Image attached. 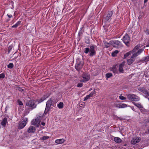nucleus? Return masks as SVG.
Masks as SVG:
<instances>
[{
  "mask_svg": "<svg viewBox=\"0 0 149 149\" xmlns=\"http://www.w3.org/2000/svg\"><path fill=\"white\" fill-rule=\"evenodd\" d=\"M116 131V129L114 130H113L112 129V132H113V131Z\"/></svg>",
  "mask_w": 149,
  "mask_h": 149,
  "instance_id": "59",
  "label": "nucleus"
},
{
  "mask_svg": "<svg viewBox=\"0 0 149 149\" xmlns=\"http://www.w3.org/2000/svg\"><path fill=\"white\" fill-rule=\"evenodd\" d=\"M47 110L45 109L44 113V115H46V114H47V112L49 111H47Z\"/></svg>",
  "mask_w": 149,
  "mask_h": 149,
  "instance_id": "49",
  "label": "nucleus"
},
{
  "mask_svg": "<svg viewBox=\"0 0 149 149\" xmlns=\"http://www.w3.org/2000/svg\"><path fill=\"white\" fill-rule=\"evenodd\" d=\"M17 101L18 104L19 105L22 106L23 105V104L22 102L21 101H20L19 100H18Z\"/></svg>",
  "mask_w": 149,
  "mask_h": 149,
  "instance_id": "44",
  "label": "nucleus"
},
{
  "mask_svg": "<svg viewBox=\"0 0 149 149\" xmlns=\"http://www.w3.org/2000/svg\"><path fill=\"white\" fill-rule=\"evenodd\" d=\"M140 111H141V112L142 113H143V114H146L148 112L147 110L144 109H140Z\"/></svg>",
  "mask_w": 149,
  "mask_h": 149,
  "instance_id": "30",
  "label": "nucleus"
},
{
  "mask_svg": "<svg viewBox=\"0 0 149 149\" xmlns=\"http://www.w3.org/2000/svg\"><path fill=\"white\" fill-rule=\"evenodd\" d=\"M111 70V68H110V70Z\"/></svg>",
  "mask_w": 149,
  "mask_h": 149,
  "instance_id": "64",
  "label": "nucleus"
},
{
  "mask_svg": "<svg viewBox=\"0 0 149 149\" xmlns=\"http://www.w3.org/2000/svg\"><path fill=\"white\" fill-rule=\"evenodd\" d=\"M26 125V123H25V122H21L19 123V125L18 126V128L19 129L21 130Z\"/></svg>",
  "mask_w": 149,
  "mask_h": 149,
  "instance_id": "15",
  "label": "nucleus"
},
{
  "mask_svg": "<svg viewBox=\"0 0 149 149\" xmlns=\"http://www.w3.org/2000/svg\"><path fill=\"white\" fill-rule=\"evenodd\" d=\"M112 118L114 120H118V119H119L120 120H122V118H121L118 117L114 115H112Z\"/></svg>",
  "mask_w": 149,
  "mask_h": 149,
  "instance_id": "26",
  "label": "nucleus"
},
{
  "mask_svg": "<svg viewBox=\"0 0 149 149\" xmlns=\"http://www.w3.org/2000/svg\"><path fill=\"white\" fill-rule=\"evenodd\" d=\"M64 141V139H56V140L55 142V143L57 144H61L63 143Z\"/></svg>",
  "mask_w": 149,
  "mask_h": 149,
  "instance_id": "17",
  "label": "nucleus"
},
{
  "mask_svg": "<svg viewBox=\"0 0 149 149\" xmlns=\"http://www.w3.org/2000/svg\"><path fill=\"white\" fill-rule=\"evenodd\" d=\"M84 64V62L83 61H80L78 60L76 63L75 68L79 72L80 70L82 68Z\"/></svg>",
  "mask_w": 149,
  "mask_h": 149,
  "instance_id": "3",
  "label": "nucleus"
},
{
  "mask_svg": "<svg viewBox=\"0 0 149 149\" xmlns=\"http://www.w3.org/2000/svg\"><path fill=\"white\" fill-rule=\"evenodd\" d=\"M119 51L118 50H116L112 52V57H115L116 56L117 54L118 53Z\"/></svg>",
  "mask_w": 149,
  "mask_h": 149,
  "instance_id": "27",
  "label": "nucleus"
},
{
  "mask_svg": "<svg viewBox=\"0 0 149 149\" xmlns=\"http://www.w3.org/2000/svg\"><path fill=\"white\" fill-rule=\"evenodd\" d=\"M82 34V33H80V32H79L78 33V35L79 36H81V34Z\"/></svg>",
  "mask_w": 149,
  "mask_h": 149,
  "instance_id": "58",
  "label": "nucleus"
},
{
  "mask_svg": "<svg viewBox=\"0 0 149 149\" xmlns=\"http://www.w3.org/2000/svg\"><path fill=\"white\" fill-rule=\"evenodd\" d=\"M94 49L95 46L94 45L90 46L89 53V55L90 56L92 57L95 55L96 52L95 50Z\"/></svg>",
  "mask_w": 149,
  "mask_h": 149,
  "instance_id": "6",
  "label": "nucleus"
},
{
  "mask_svg": "<svg viewBox=\"0 0 149 149\" xmlns=\"http://www.w3.org/2000/svg\"><path fill=\"white\" fill-rule=\"evenodd\" d=\"M120 104H116L114 105V106L116 107L120 108Z\"/></svg>",
  "mask_w": 149,
  "mask_h": 149,
  "instance_id": "47",
  "label": "nucleus"
},
{
  "mask_svg": "<svg viewBox=\"0 0 149 149\" xmlns=\"http://www.w3.org/2000/svg\"><path fill=\"white\" fill-rule=\"evenodd\" d=\"M54 103H52L51 104H50V107H51V106H54Z\"/></svg>",
  "mask_w": 149,
  "mask_h": 149,
  "instance_id": "56",
  "label": "nucleus"
},
{
  "mask_svg": "<svg viewBox=\"0 0 149 149\" xmlns=\"http://www.w3.org/2000/svg\"><path fill=\"white\" fill-rule=\"evenodd\" d=\"M146 32V33L148 34L149 35V29H147Z\"/></svg>",
  "mask_w": 149,
  "mask_h": 149,
  "instance_id": "53",
  "label": "nucleus"
},
{
  "mask_svg": "<svg viewBox=\"0 0 149 149\" xmlns=\"http://www.w3.org/2000/svg\"><path fill=\"white\" fill-rule=\"evenodd\" d=\"M95 93L96 92L95 91V89H94V90L93 91L91 92L89 95L91 97H93V95L95 94Z\"/></svg>",
  "mask_w": 149,
  "mask_h": 149,
  "instance_id": "36",
  "label": "nucleus"
},
{
  "mask_svg": "<svg viewBox=\"0 0 149 149\" xmlns=\"http://www.w3.org/2000/svg\"><path fill=\"white\" fill-rule=\"evenodd\" d=\"M41 125H43V126H44L45 125V123L44 122H42L41 123Z\"/></svg>",
  "mask_w": 149,
  "mask_h": 149,
  "instance_id": "52",
  "label": "nucleus"
},
{
  "mask_svg": "<svg viewBox=\"0 0 149 149\" xmlns=\"http://www.w3.org/2000/svg\"><path fill=\"white\" fill-rule=\"evenodd\" d=\"M144 49H140L137 51V52L132 54L130 58L127 61V64L128 65L131 64L135 61V58L143 52Z\"/></svg>",
  "mask_w": 149,
  "mask_h": 149,
  "instance_id": "1",
  "label": "nucleus"
},
{
  "mask_svg": "<svg viewBox=\"0 0 149 149\" xmlns=\"http://www.w3.org/2000/svg\"><path fill=\"white\" fill-rule=\"evenodd\" d=\"M21 22L20 21H18L15 24L12 26V28H16L21 24Z\"/></svg>",
  "mask_w": 149,
  "mask_h": 149,
  "instance_id": "22",
  "label": "nucleus"
},
{
  "mask_svg": "<svg viewBox=\"0 0 149 149\" xmlns=\"http://www.w3.org/2000/svg\"><path fill=\"white\" fill-rule=\"evenodd\" d=\"M120 108H124L127 107V105L123 104H120Z\"/></svg>",
  "mask_w": 149,
  "mask_h": 149,
  "instance_id": "39",
  "label": "nucleus"
},
{
  "mask_svg": "<svg viewBox=\"0 0 149 149\" xmlns=\"http://www.w3.org/2000/svg\"><path fill=\"white\" fill-rule=\"evenodd\" d=\"M148 0H144V3H146L148 1Z\"/></svg>",
  "mask_w": 149,
  "mask_h": 149,
  "instance_id": "55",
  "label": "nucleus"
},
{
  "mask_svg": "<svg viewBox=\"0 0 149 149\" xmlns=\"http://www.w3.org/2000/svg\"><path fill=\"white\" fill-rule=\"evenodd\" d=\"M53 102L52 99L50 98L49 99V100L46 103L47 104H51Z\"/></svg>",
  "mask_w": 149,
  "mask_h": 149,
  "instance_id": "35",
  "label": "nucleus"
},
{
  "mask_svg": "<svg viewBox=\"0 0 149 149\" xmlns=\"http://www.w3.org/2000/svg\"><path fill=\"white\" fill-rule=\"evenodd\" d=\"M114 140L115 142L117 143H120L122 141L120 138L117 137H114Z\"/></svg>",
  "mask_w": 149,
  "mask_h": 149,
  "instance_id": "23",
  "label": "nucleus"
},
{
  "mask_svg": "<svg viewBox=\"0 0 149 149\" xmlns=\"http://www.w3.org/2000/svg\"><path fill=\"white\" fill-rule=\"evenodd\" d=\"M85 42L86 43L88 44H89L90 43V42L88 40L86 41Z\"/></svg>",
  "mask_w": 149,
  "mask_h": 149,
  "instance_id": "51",
  "label": "nucleus"
},
{
  "mask_svg": "<svg viewBox=\"0 0 149 149\" xmlns=\"http://www.w3.org/2000/svg\"><path fill=\"white\" fill-rule=\"evenodd\" d=\"M138 90L144 94L147 95L149 96V89L147 90L144 87H140L138 88Z\"/></svg>",
  "mask_w": 149,
  "mask_h": 149,
  "instance_id": "7",
  "label": "nucleus"
},
{
  "mask_svg": "<svg viewBox=\"0 0 149 149\" xmlns=\"http://www.w3.org/2000/svg\"><path fill=\"white\" fill-rule=\"evenodd\" d=\"M84 52L87 54L89 52L90 50V49L88 48H86L84 49Z\"/></svg>",
  "mask_w": 149,
  "mask_h": 149,
  "instance_id": "34",
  "label": "nucleus"
},
{
  "mask_svg": "<svg viewBox=\"0 0 149 149\" xmlns=\"http://www.w3.org/2000/svg\"><path fill=\"white\" fill-rule=\"evenodd\" d=\"M140 100V98L138 96L133 94V98L132 101H138Z\"/></svg>",
  "mask_w": 149,
  "mask_h": 149,
  "instance_id": "19",
  "label": "nucleus"
},
{
  "mask_svg": "<svg viewBox=\"0 0 149 149\" xmlns=\"http://www.w3.org/2000/svg\"><path fill=\"white\" fill-rule=\"evenodd\" d=\"M7 118L6 117L4 118L1 122V125L3 127H5L7 121Z\"/></svg>",
  "mask_w": 149,
  "mask_h": 149,
  "instance_id": "14",
  "label": "nucleus"
},
{
  "mask_svg": "<svg viewBox=\"0 0 149 149\" xmlns=\"http://www.w3.org/2000/svg\"><path fill=\"white\" fill-rule=\"evenodd\" d=\"M50 95V93H47L44 95L40 98H38L36 100V102H37L38 104H39L40 103L43 102L44 100H45L46 98H48Z\"/></svg>",
  "mask_w": 149,
  "mask_h": 149,
  "instance_id": "4",
  "label": "nucleus"
},
{
  "mask_svg": "<svg viewBox=\"0 0 149 149\" xmlns=\"http://www.w3.org/2000/svg\"><path fill=\"white\" fill-rule=\"evenodd\" d=\"M13 48V46L12 45H11L9 46L8 48V54H9L10 51Z\"/></svg>",
  "mask_w": 149,
  "mask_h": 149,
  "instance_id": "31",
  "label": "nucleus"
},
{
  "mask_svg": "<svg viewBox=\"0 0 149 149\" xmlns=\"http://www.w3.org/2000/svg\"><path fill=\"white\" fill-rule=\"evenodd\" d=\"M149 60V57L148 56H147L145 57H144L142 60H141V61H147Z\"/></svg>",
  "mask_w": 149,
  "mask_h": 149,
  "instance_id": "32",
  "label": "nucleus"
},
{
  "mask_svg": "<svg viewBox=\"0 0 149 149\" xmlns=\"http://www.w3.org/2000/svg\"><path fill=\"white\" fill-rule=\"evenodd\" d=\"M148 96H149L148 95H146L144 96V97L145 98H148H148L149 97H148Z\"/></svg>",
  "mask_w": 149,
  "mask_h": 149,
  "instance_id": "54",
  "label": "nucleus"
},
{
  "mask_svg": "<svg viewBox=\"0 0 149 149\" xmlns=\"http://www.w3.org/2000/svg\"><path fill=\"white\" fill-rule=\"evenodd\" d=\"M124 65V63L123 62L120 64L119 67V71L120 73H123L124 70H123V67Z\"/></svg>",
  "mask_w": 149,
  "mask_h": 149,
  "instance_id": "12",
  "label": "nucleus"
},
{
  "mask_svg": "<svg viewBox=\"0 0 149 149\" xmlns=\"http://www.w3.org/2000/svg\"><path fill=\"white\" fill-rule=\"evenodd\" d=\"M22 120H23V121H22V122H25V123H26V124L28 122L27 118L23 117Z\"/></svg>",
  "mask_w": 149,
  "mask_h": 149,
  "instance_id": "40",
  "label": "nucleus"
},
{
  "mask_svg": "<svg viewBox=\"0 0 149 149\" xmlns=\"http://www.w3.org/2000/svg\"><path fill=\"white\" fill-rule=\"evenodd\" d=\"M112 16V12L111 11L110 13H108L107 15L105 18L106 20H108L110 19Z\"/></svg>",
  "mask_w": 149,
  "mask_h": 149,
  "instance_id": "24",
  "label": "nucleus"
},
{
  "mask_svg": "<svg viewBox=\"0 0 149 149\" xmlns=\"http://www.w3.org/2000/svg\"><path fill=\"white\" fill-rule=\"evenodd\" d=\"M148 46H149V43H148V45H146V47H148Z\"/></svg>",
  "mask_w": 149,
  "mask_h": 149,
  "instance_id": "60",
  "label": "nucleus"
},
{
  "mask_svg": "<svg viewBox=\"0 0 149 149\" xmlns=\"http://www.w3.org/2000/svg\"><path fill=\"white\" fill-rule=\"evenodd\" d=\"M14 16H15V13H14Z\"/></svg>",
  "mask_w": 149,
  "mask_h": 149,
  "instance_id": "63",
  "label": "nucleus"
},
{
  "mask_svg": "<svg viewBox=\"0 0 149 149\" xmlns=\"http://www.w3.org/2000/svg\"><path fill=\"white\" fill-rule=\"evenodd\" d=\"M127 98L129 100H132V98H133V94H129L126 95Z\"/></svg>",
  "mask_w": 149,
  "mask_h": 149,
  "instance_id": "21",
  "label": "nucleus"
},
{
  "mask_svg": "<svg viewBox=\"0 0 149 149\" xmlns=\"http://www.w3.org/2000/svg\"><path fill=\"white\" fill-rule=\"evenodd\" d=\"M81 77L83 79L81 80L80 81L83 82H86L90 79V76L88 75V74L84 72Z\"/></svg>",
  "mask_w": 149,
  "mask_h": 149,
  "instance_id": "5",
  "label": "nucleus"
},
{
  "mask_svg": "<svg viewBox=\"0 0 149 149\" xmlns=\"http://www.w3.org/2000/svg\"><path fill=\"white\" fill-rule=\"evenodd\" d=\"M132 53L133 54V53L132 52V50L130 51L129 52L126 53L124 54L123 58H126L128 56L130 55Z\"/></svg>",
  "mask_w": 149,
  "mask_h": 149,
  "instance_id": "20",
  "label": "nucleus"
},
{
  "mask_svg": "<svg viewBox=\"0 0 149 149\" xmlns=\"http://www.w3.org/2000/svg\"><path fill=\"white\" fill-rule=\"evenodd\" d=\"M115 128V127H112V128Z\"/></svg>",
  "mask_w": 149,
  "mask_h": 149,
  "instance_id": "62",
  "label": "nucleus"
},
{
  "mask_svg": "<svg viewBox=\"0 0 149 149\" xmlns=\"http://www.w3.org/2000/svg\"><path fill=\"white\" fill-rule=\"evenodd\" d=\"M64 104L63 102H60L57 104V106L58 108L60 109H62L63 107Z\"/></svg>",
  "mask_w": 149,
  "mask_h": 149,
  "instance_id": "25",
  "label": "nucleus"
},
{
  "mask_svg": "<svg viewBox=\"0 0 149 149\" xmlns=\"http://www.w3.org/2000/svg\"><path fill=\"white\" fill-rule=\"evenodd\" d=\"M119 98L120 100H125L126 99V98L125 97L122 95H120L119 96Z\"/></svg>",
  "mask_w": 149,
  "mask_h": 149,
  "instance_id": "41",
  "label": "nucleus"
},
{
  "mask_svg": "<svg viewBox=\"0 0 149 149\" xmlns=\"http://www.w3.org/2000/svg\"><path fill=\"white\" fill-rule=\"evenodd\" d=\"M40 118H41V116H38L37 118L36 119H38V120H39V121H40Z\"/></svg>",
  "mask_w": 149,
  "mask_h": 149,
  "instance_id": "48",
  "label": "nucleus"
},
{
  "mask_svg": "<svg viewBox=\"0 0 149 149\" xmlns=\"http://www.w3.org/2000/svg\"><path fill=\"white\" fill-rule=\"evenodd\" d=\"M120 42L117 41H113L112 43V46L114 47H118L120 45Z\"/></svg>",
  "mask_w": 149,
  "mask_h": 149,
  "instance_id": "11",
  "label": "nucleus"
},
{
  "mask_svg": "<svg viewBox=\"0 0 149 149\" xmlns=\"http://www.w3.org/2000/svg\"><path fill=\"white\" fill-rule=\"evenodd\" d=\"M17 90L21 92H23L24 91V89H22L21 87H17Z\"/></svg>",
  "mask_w": 149,
  "mask_h": 149,
  "instance_id": "38",
  "label": "nucleus"
},
{
  "mask_svg": "<svg viewBox=\"0 0 149 149\" xmlns=\"http://www.w3.org/2000/svg\"><path fill=\"white\" fill-rule=\"evenodd\" d=\"M112 76V73H108L106 74V77L107 78H108Z\"/></svg>",
  "mask_w": 149,
  "mask_h": 149,
  "instance_id": "37",
  "label": "nucleus"
},
{
  "mask_svg": "<svg viewBox=\"0 0 149 149\" xmlns=\"http://www.w3.org/2000/svg\"><path fill=\"white\" fill-rule=\"evenodd\" d=\"M5 77V74L4 73H2L0 74V79L1 78H4Z\"/></svg>",
  "mask_w": 149,
  "mask_h": 149,
  "instance_id": "43",
  "label": "nucleus"
},
{
  "mask_svg": "<svg viewBox=\"0 0 149 149\" xmlns=\"http://www.w3.org/2000/svg\"><path fill=\"white\" fill-rule=\"evenodd\" d=\"M83 85V84L82 83H78L77 85V86L78 87H81Z\"/></svg>",
  "mask_w": 149,
  "mask_h": 149,
  "instance_id": "46",
  "label": "nucleus"
},
{
  "mask_svg": "<svg viewBox=\"0 0 149 149\" xmlns=\"http://www.w3.org/2000/svg\"><path fill=\"white\" fill-rule=\"evenodd\" d=\"M92 90V88H91L89 90V91H91V90Z\"/></svg>",
  "mask_w": 149,
  "mask_h": 149,
  "instance_id": "61",
  "label": "nucleus"
},
{
  "mask_svg": "<svg viewBox=\"0 0 149 149\" xmlns=\"http://www.w3.org/2000/svg\"><path fill=\"white\" fill-rule=\"evenodd\" d=\"M36 131L35 128L33 126L29 127L27 129V132L29 133H34Z\"/></svg>",
  "mask_w": 149,
  "mask_h": 149,
  "instance_id": "10",
  "label": "nucleus"
},
{
  "mask_svg": "<svg viewBox=\"0 0 149 149\" xmlns=\"http://www.w3.org/2000/svg\"><path fill=\"white\" fill-rule=\"evenodd\" d=\"M40 122L38 119L33 120L31 122V124L32 125H34L36 127H38L39 126Z\"/></svg>",
  "mask_w": 149,
  "mask_h": 149,
  "instance_id": "8",
  "label": "nucleus"
},
{
  "mask_svg": "<svg viewBox=\"0 0 149 149\" xmlns=\"http://www.w3.org/2000/svg\"><path fill=\"white\" fill-rule=\"evenodd\" d=\"M26 106L30 107L29 109L32 110L36 108L37 104H36V100H27L26 102Z\"/></svg>",
  "mask_w": 149,
  "mask_h": 149,
  "instance_id": "2",
  "label": "nucleus"
},
{
  "mask_svg": "<svg viewBox=\"0 0 149 149\" xmlns=\"http://www.w3.org/2000/svg\"><path fill=\"white\" fill-rule=\"evenodd\" d=\"M140 47V45L138 44L134 48V49L132 50V51L133 53H135L137 52H136V51Z\"/></svg>",
  "mask_w": 149,
  "mask_h": 149,
  "instance_id": "16",
  "label": "nucleus"
},
{
  "mask_svg": "<svg viewBox=\"0 0 149 149\" xmlns=\"http://www.w3.org/2000/svg\"><path fill=\"white\" fill-rule=\"evenodd\" d=\"M49 138V137L48 136H44L43 137L40 138V139L43 141L45 140L48 139Z\"/></svg>",
  "mask_w": 149,
  "mask_h": 149,
  "instance_id": "28",
  "label": "nucleus"
},
{
  "mask_svg": "<svg viewBox=\"0 0 149 149\" xmlns=\"http://www.w3.org/2000/svg\"><path fill=\"white\" fill-rule=\"evenodd\" d=\"M128 36V35H127V34H125V36H124L123 37L124 38H125V37H127V36Z\"/></svg>",
  "mask_w": 149,
  "mask_h": 149,
  "instance_id": "57",
  "label": "nucleus"
},
{
  "mask_svg": "<svg viewBox=\"0 0 149 149\" xmlns=\"http://www.w3.org/2000/svg\"><path fill=\"white\" fill-rule=\"evenodd\" d=\"M50 107H51L50 105L46 103L45 109L47 110V111H49Z\"/></svg>",
  "mask_w": 149,
  "mask_h": 149,
  "instance_id": "29",
  "label": "nucleus"
},
{
  "mask_svg": "<svg viewBox=\"0 0 149 149\" xmlns=\"http://www.w3.org/2000/svg\"><path fill=\"white\" fill-rule=\"evenodd\" d=\"M14 66L13 64L12 63L9 64L7 66L8 68L9 69H12Z\"/></svg>",
  "mask_w": 149,
  "mask_h": 149,
  "instance_id": "33",
  "label": "nucleus"
},
{
  "mask_svg": "<svg viewBox=\"0 0 149 149\" xmlns=\"http://www.w3.org/2000/svg\"><path fill=\"white\" fill-rule=\"evenodd\" d=\"M141 140V138L138 137L134 138L131 141V143L132 144H135L139 143Z\"/></svg>",
  "mask_w": 149,
  "mask_h": 149,
  "instance_id": "9",
  "label": "nucleus"
},
{
  "mask_svg": "<svg viewBox=\"0 0 149 149\" xmlns=\"http://www.w3.org/2000/svg\"><path fill=\"white\" fill-rule=\"evenodd\" d=\"M7 16L10 18H11L12 17V15L8 14H7Z\"/></svg>",
  "mask_w": 149,
  "mask_h": 149,
  "instance_id": "50",
  "label": "nucleus"
},
{
  "mask_svg": "<svg viewBox=\"0 0 149 149\" xmlns=\"http://www.w3.org/2000/svg\"><path fill=\"white\" fill-rule=\"evenodd\" d=\"M91 97L89 95H87L84 98V101H85L86 100H87L88 99L90 98V97Z\"/></svg>",
  "mask_w": 149,
  "mask_h": 149,
  "instance_id": "42",
  "label": "nucleus"
},
{
  "mask_svg": "<svg viewBox=\"0 0 149 149\" xmlns=\"http://www.w3.org/2000/svg\"><path fill=\"white\" fill-rule=\"evenodd\" d=\"M123 41L126 45L128 46L130 41V38H123Z\"/></svg>",
  "mask_w": 149,
  "mask_h": 149,
  "instance_id": "13",
  "label": "nucleus"
},
{
  "mask_svg": "<svg viewBox=\"0 0 149 149\" xmlns=\"http://www.w3.org/2000/svg\"><path fill=\"white\" fill-rule=\"evenodd\" d=\"M112 42L110 41L109 42V43H107V44L106 45V47L107 48L109 46H110V45H112Z\"/></svg>",
  "mask_w": 149,
  "mask_h": 149,
  "instance_id": "45",
  "label": "nucleus"
},
{
  "mask_svg": "<svg viewBox=\"0 0 149 149\" xmlns=\"http://www.w3.org/2000/svg\"><path fill=\"white\" fill-rule=\"evenodd\" d=\"M133 103L138 108L142 109L143 107V106L141 103H137L134 102H133Z\"/></svg>",
  "mask_w": 149,
  "mask_h": 149,
  "instance_id": "18",
  "label": "nucleus"
}]
</instances>
